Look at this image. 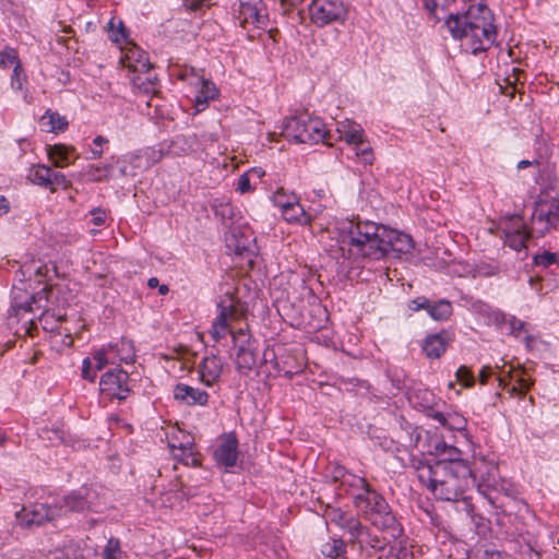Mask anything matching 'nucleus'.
Here are the masks:
<instances>
[{"mask_svg": "<svg viewBox=\"0 0 559 559\" xmlns=\"http://www.w3.org/2000/svg\"><path fill=\"white\" fill-rule=\"evenodd\" d=\"M455 4V0H423V5L427 11L430 19L436 22H444L448 28V21L450 16H455L459 12H453L452 7Z\"/></svg>", "mask_w": 559, "mask_h": 559, "instance_id": "nucleus-23", "label": "nucleus"}, {"mask_svg": "<svg viewBox=\"0 0 559 559\" xmlns=\"http://www.w3.org/2000/svg\"><path fill=\"white\" fill-rule=\"evenodd\" d=\"M311 24L318 28L333 24H344L348 9L343 0H311L308 5Z\"/></svg>", "mask_w": 559, "mask_h": 559, "instance_id": "nucleus-7", "label": "nucleus"}, {"mask_svg": "<svg viewBox=\"0 0 559 559\" xmlns=\"http://www.w3.org/2000/svg\"><path fill=\"white\" fill-rule=\"evenodd\" d=\"M116 164L119 165V174L121 177H135L138 169L142 168V157L139 154L130 153L124 156L116 157Z\"/></svg>", "mask_w": 559, "mask_h": 559, "instance_id": "nucleus-30", "label": "nucleus"}, {"mask_svg": "<svg viewBox=\"0 0 559 559\" xmlns=\"http://www.w3.org/2000/svg\"><path fill=\"white\" fill-rule=\"evenodd\" d=\"M115 164V156H111L108 162L103 165H91L86 173L88 180L92 182H102L110 179Z\"/></svg>", "mask_w": 559, "mask_h": 559, "instance_id": "nucleus-42", "label": "nucleus"}, {"mask_svg": "<svg viewBox=\"0 0 559 559\" xmlns=\"http://www.w3.org/2000/svg\"><path fill=\"white\" fill-rule=\"evenodd\" d=\"M66 506L71 511H85L90 508L87 499L80 492H72L71 495L67 496Z\"/></svg>", "mask_w": 559, "mask_h": 559, "instance_id": "nucleus-50", "label": "nucleus"}, {"mask_svg": "<svg viewBox=\"0 0 559 559\" xmlns=\"http://www.w3.org/2000/svg\"><path fill=\"white\" fill-rule=\"evenodd\" d=\"M31 299H33V297L27 298L23 302H17L16 297H14L13 302L8 311V324L10 326H14L15 323H19L21 320H23L22 328L17 329L16 332H23L24 335L32 336V329L36 328V325L33 322V318L31 317L33 310Z\"/></svg>", "mask_w": 559, "mask_h": 559, "instance_id": "nucleus-15", "label": "nucleus"}, {"mask_svg": "<svg viewBox=\"0 0 559 559\" xmlns=\"http://www.w3.org/2000/svg\"><path fill=\"white\" fill-rule=\"evenodd\" d=\"M294 203L281 212L282 217L289 224L300 226L311 225L313 216L307 212L299 202V198H293Z\"/></svg>", "mask_w": 559, "mask_h": 559, "instance_id": "nucleus-28", "label": "nucleus"}, {"mask_svg": "<svg viewBox=\"0 0 559 559\" xmlns=\"http://www.w3.org/2000/svg\"><path fill=\"white\" fill-rule=\"evenodd\" d=\"M355 155L364 165H371L373 163V152L369 145H355Z\"/></svg>", "mask_w": 559, "mask_h": 559, "instance_id": "nucleus-54", "label": "nucleus"}, {"mask_svg": "<svg viewBox=\"0 0 559 559\" xmlns=\"http://www.w3.org/2000/svg\"><path fill=\"white\" fill-rule=\"evenodd\" d=\"M23 64L19 52L15 48L11 46H5L2 50H0V69L7 70L11 67H17Z\"/></svg>", "mask_w": 559, "mask_h": 559, "instance_id": "nucleus-47", "label": "nucleus"}, {"mask_svg": "<svg viewBox=\"0 0 559 559\" xmlns=\"http://www.w3.org/2000/svg\"><path fill=\"white\" fill-rule=\"evenodd\" d=\"M51 170L52 169L49 166L44 164L33 165L29 168L27 179L36 186L48 189V187L51 186Z\"/></svg>", "mask_w": 559, "mask_h": 559, "instance_id": "nucleus-40", "label": "nucleus"}, {"mask_svg": "<svg viewBox=\"0 0 559 559\" xmlns=\"http://www.w3.org/2000/svg\"><path fill=\"white\" fill-rule=\"evenodd\" d=\"M272 355L274 358H275V361H274V369L278 372V373H283L284 376H286L287 378H293L295 374H297L299 371H300V368L297 367L296 369H290V368H285V366H282L281 365V361L277 357L274 356V353L273 350H265L264 352V360L267 361V357L269 355Z\"/></svg>", "mask_w": 559, "mask_h": 559, "instance_id": "nucleus-55", "label": "nucleus"}, {"mask_svg": "<svg viewBox=\"0 0 559 559\" xmlns=\"http://www.w3.org/2000/svg\"><path fill=\"white\" fill-rule=\"evenodd\" d=\"M427 313L435 321H447L453 314V305L444 298L437 301L430 300Z\"/></svg>", "mask_w": 559, "mask_h": 559, "instance_id": "nucleus-38", "label": "nucleus"}, {"mask_svg": "<svg viewBox=\"0 0 559 559\" xmlns=\"http://www.w3.org/2000/svg\"><path fill=\"white\" fill-rule=\"evenodd\" d=\"M411 442L414 449L421 455L441 459H460L462 451L444 441L443 436L437 430H424L414 428L411 432Z\"/></svg>", "mask_w": 559, "mask_h": 559, "instance_id": "nucleus-5", "label": "nucleus"}, {"mask_svg": "<svg viewBox=\"0 0 559 559\" xmlns=\"http://www.w3.org/2000/svg\"><path fill=\"white\" fill-rule=\"evenodd\" d=\"M429 304V298L426 296H418L408 302V309L412 312H418L420 310H426L428 312Z\"/></svg>", "mask_w": 559, "mask_h": 559, "instance_id": "nucleus-57", "label": "nucleus"}, {"mask_svg": "<svg viewBox=\"0 0 559 559\" xmlns=\"http://www.w3.org/2000/svg\"><path fill=\"white\" fill-rule=\"evenodd\" d=\"M233 344L236 350L257 347V340L252 337L248 326L230 330Z\"/></svg>", "mask_w": 559, "mask_h": 559, "instance_id": "nucleus-43", "label": "nucleus"}, {"mask_svg": "<svg viewBox=\"0 0 559 559\" xmlns=\"http://www.w3.org/2000/svg\"><path fill=\"white\" fill-rule=\"evenodd\" d=\"M381 225L373 222L348 221L340 228V242L343 257L345 248L347 258L354 261L360 259H383V251L379 245Z\"/></svg>", "mask_w": 559, "mask_h": 559, "instance_id": "nucleus-3", "label": "nucleus"}, {"mask_svg": "<svg viewBox=\"0 0 559 559\" xmlns=\"http://www.w3.org/2000/svg\"><path fill=\"white\" fill-rule=\"evenodd\" d=\"M51 186L48 187L50 192H55L57 189L67 190L71 187V181L67 178V176L60 171L51 170Z\"/></svg>", "mask_w": 559, "mask_h": 559, "instance_id": "nucleus-52", "label": "nucleus"}, {"mask_svg": "<svg viewBox=\"0 0 559 559\" xmlns=\"http://www.w3.org/2000/svg\"><path fill=\"white\" fill-rule=\"evenodd\" d=\"M55 515V512L47 504H34L29 507H23L19 513V520L25 526L41 525L50 521Z\"/></svg>", "mask_w": 559, "mask_h": 559, "instance_id": "nucleus-21", "label": "nucleus"}, {"mask_svg": "<svg viewBox=\"0 0 559 559\" xmlns=\"http://www.w3.org/2000/svg\"><path fill=\"white\" fill-rule=\"evenodd\" d=\"M100 394L109 401H124L131 392V379L129 373L121 368L106 371L99 380Z\"/></svg>", "mask_w": 559, "mask_h": 559, "instance_id": "nucleus-10", "label": "nucleus"}, {"mask_svg": "<svg viewBox=\"0 0 559 559\" xmlns=\"http://www.w3.org/2000/svg\"><path fill=\"white\" fill-rule=\"evenodd\" d=\"M317 559H347L344 540L333 538L324 543Z\"/></svg>", "mask_w": 559, "mask_h": 559, "instance_id": "nucleus-32", "label": "nucleus"}, {"mask_svg": "<svg viewBox=\"0 0 559 559\" xmlns=\"http://www.w3.org/2000/svg\"><path fill=\"white\" fill-rule=\"evenodd\" d=\"M74 152L73 147H69L64 144L49 145L47 154L49 160L55 167L63 168L70 164V155Z\"/></svg>", "mask_w": 559, "mask_h": 559, "instance_id": "nucleus-33", "label": "nucleus"}, {"mask_svg": "<svg viewBox=\"0 0 559 559\" xmlns=\"http://www.w3.org/2000/svg\"><path fill=\"white\" fill-rule=\"evenodd\" d=\"M82 377L85 380L94 382L96 379V371L92 370V361L90 358H85L82 364Z\"/></svg>", "mask_w": 559, "mask_h": 559, "instance_id": "nucleus-63", "label": "nucleus"}, {"mask_svg": "<svg viewBox=\"0 0 559 559\" xmlns=\"http://www.w3.org/2000/svg\"><path fill=\"white\" fill-rule=\"evenodd\" d=\"M508 324L510 329V334L514 336H519L525 326V323L522 320L513 316L510 317V319L508 320Z\"/></svg>", "mask_w": 559, "mask_h": 559, "instance_id": "nucleus-62", "label": "nucleus"}, {"mask_svg": "<svg viewBox=\"0 0 559 559\" xmlns=\"http://www.w3.org/2000/svg\"><path fill=\"white\" fill-rule=\"evenodd\" d=\"M326 321V309L320 302L310 305L307 309V316L302 314V324L309 331L321 330L325 326Z\"/></svg>", "mask_w": 559, "mask_h": 559, "instance_id": "nucleus-27", "label": "nucleus"}, {"mask_svg": "<svg viewBox=\"0 0 559 559\" xmlns=\"http://www.w3.org/2000/svg\"><path fill=\"white\" fill-rule=\"evenodd\" d=\"M199 145L197 134L177 135L171 142V148L176 154H190L195 152Z\"/></svg>", "mask_w": 559, "mask_h": 559, "instance_id": "nucleus-41", "label": "nucleus"}, {"mask_svg": "<svg viewBox=\"0 0 559 559\" xmlns=\"http://www.w3.org/2000/svg\"><path fill=\"white\" fill-rule=\"evenodd\" d=\"M217 316L212 322V326L210 330V335L213 341L219 342L223 340L230 330V323L237 320L239 314V309L234 300V298L229 295H226L223 299H221L217 305Z\"/></svg>", "mask_w": 559, "mask_h": 559, "instance_id": "nucleus-11", "label": "nucleus"}, {"mask_svg": "<svg viewBox=\"0 0 559 559\" xmlns=\"http://www.w3.org/2000/svg\"><path fill=\"white\" fill-rule=\"evenodd\" d=\"M502 233L504 246L520 252L527 248L533 231L527 228L522 216L512 215L503 223Z\"/></svg>", "mask_w": 559, "mask_h": 559, "instance_id": "nucleus-12", "label": "nucleus"}, {"mask_svg": "<svg viewBox=\"0 0 559 559\" xmlns=\"http://www.w3.org/2000/svg\"><path fill=\"white\" fill-rule=\"evenodd\" d=\"M233 19L243 29L265 28L269 12L263 0H237L231 5Z\"/></svg>", "mask_w": 559, "mask_h": 559, "instance_id": "nucleus-8", "label": "nucleus"}, {"mask_svg": "<svg viewBox=\"0 0 559 559\" xmlns=\"http://www.w3.org/2000/svg\"><path fill=\"white\" fill-rule=\"evenodd\" d=\"M498 472L496 466L488 467L487 477L480 475L479 469H472L469 465L460 459H441L432 465H425L417 469L419 481L428 489H437L438 486L445 485L449 479H472V486L477 489H497L495 476Z\"/></svg>", "mask_w": 559, "mask_h": 559, "instance_id": "nucleus-2", "label": "nucleus"}, {"mask_svg": "<svg viewBox=\"0 0 559 559\" xmlns=\"http://www.w3.org/2000/svg\"><path fill=\"white\" fill-rule=\"evenodd\" d=\"M257 362V347L236 350V369L240 374L247 376Z\"/></svg>", "mask_w": 559, "mask_h": 559, "instance_id": "nucleus-34", "label": "nucleus"}, {"mask_svg": "<svg viewBox=\"0 0 559 559\" xmlns=\"http://www.w3.org/2000/svg\"><path fill=\"white\" fill-rule=\"evenodd\" d=\"M453 340V332L442 329L438 333L428 334L423 341L421 349L427 358L438 359L445 353Z\"/></svg>", "mask_w": 559, "mask_h": 559, "instance_id": "nucleus-17", "label": "nucleus"}, {"mask_svg": "<svg viewBox=\"0 0 559 559\" xmlns=\"http://www.w3.org/2000/svg\"><path fill=\"white\" fill-rule=\"evenodd\" d=\"M533 265L545 270L559 267V252L540 249L533 255Z\"/></svg>", "mask_w": 559, "mask_h": 559, "instance_id": "nucleus-46", "label": "nucleus"}, {"mask_svg": "<svg viewBox=\"0 0 559 559\" xmlns=\"http://www.w3.org/2000/svg\"><path fill=\"white\" fill-rule=\"evenodd\" d=\"M67 313L46 310L39 318V322L45 331L56 333L55 336H61V323L66 320Z\"/></svg>", "mask_w": 559, "mask_h": 559, "instance_id": "nucleus-36", "label": "nucleus"}, {"mask_svg": "<svg viewBox=\"0 0 559 559\" xmlns=\"http://www.w3.org/2000/svg\"><path fill=\"white\" fill-rule=\"evenodd\" d=\"M283 135L295 143L317 144L325 141L329 130L322 119L301 114L285 121Z\"/></svg>", "mask_w": 559, "mask_h": 559, "instance_id": "nucleus-4", "label": "nucleus"}, {"mask_svg": "<svg viewBox=\"0 0 559 559\" xmlns=\"http://www.w3.org/2000/svg\"><path fill=\"white\" fill-rule=\"evenodd\" d=\"M224 361L216 355L206 356L198 366L200 381L206 386H213L221 379Z\"/></svg>", "mask_w": 559, "mask_h": 559, "instance_id": "nucleus-20", "label": "nucleus"}, {"mask_svg": "<svg viewBox=\"0 0 559 559\" xmlns=\"http://www.w3.org/2000/svg\"><path fill=\"white\" fill-rule=\"evenodd\" d=\"M108 38L118 45L126 44L129 40V32L122 20L114 16L108 22Z\"/></svg>", "mask_w": 559, "mask_h": 559, "instance_id": "nucleus-45", "label": "nucleus"}, {"mask_svg": "<svg viewBox=\"0 0 559 559\" xmlns=\"http://www.w3.org/2000/svg\"><path fill=\"white\" fill-rule=\"evenodd\" d=\"M90 214L92 216V223L95 226H103L106 223L107 219V212L102 207H94L90 211Z\"/></svg>", "mask_w": 559, "mask_h": 559, "instance_id": "nucleus-61", "label": "nucleus"}, {"mask_svg": "<svg viewBox=\"0 0 559 559\" xmlns=\"http://www.w3.org/2000/svg\"><path fill=\"white\" fill-rule=\"evenodd\" d=\"M379 245L383 251V258L391 252L399 255L408 253L414 248V242L409 235L383 225H381Z\"/></svg>", "mask_w": 559, "mask_h": 559, "instance_id": "nucleus-13", "label": "nucleus"}, {"mask_svg": "<svg viewBox=\"0 0 559 559\" xmlns=\"http://www.w3.org/2000/svg\"><path fill=\"white\" fill-rule=\"evenodd\" d=\"M121 554L120 540L116 537H110L103 550V559H118Z\"/></svg>", "mask_w": 559, "mask_h": 559, "instance_id": "nucleus-51", "label": "nucleus"}, {"mask_svg": "<svg viewBox=\"0 0 559 559\" xmlns=\"http://www.w3.org/2000/svg\"><path fill=\"white\" fill-rule=\"evenodd\" d=\"M109 140L103 135H97L92 141V146L90 148V158L91 159H98L103 156L104 150L103 146L108 144Z\"/></svg>", "mask_w": 559, "mask_h": 559, "instance_id": "nucleus-53", "label": "nucleus"}, {"mask_svg": "<svg viewBox=\"0 0 559 559\" xmlns=\"http://www.w3.org/2000/svg\"><path fill=\"white\" fill-rule=\"evenodd\" d=\"M40 127L46 132H63L67 130L69 123L64 116L59 115L57 111L47 110L39 120Z\"/></svg>", "mask_w": 559, "mask_h": 559, "instance_id": "nucleus-29", "label": "nucleus"}, {"mask_svg": "<svg viewBox=\"0 0 559 559\" xmlns=\"http://www.w3.org/2000/svg\"><path fill=\"white\" fill-rule=\"evenodd\" d=\"M429 418L438 421L442 427L449 430L463 431L466 429V418L456 411H440L429 408Z\"/></svg>", "mask_w": 559, "mask_h": 559, "instance_id": "nucleus-24", "label": "nucleus"}, {"mask_svg": "<svg viewBox=\"0 0 559 559\" xmlns=\"http://www.w3.org/2000/svg\"><path fill=\"white\" fill-rule=\"evenodd\" d=\"M349 538L352 543L359 544L360 548L382 549L384 547V538L372 534L358 520H349Z\"/></svg>", "mask_w": 559, "mask_h": 559, "instance_id": "nucleus-19", "label": "nucleus"}, {"mask_svg": "<svg viewBox=\"0 0 559 559\" xmlns=\"http://www.w3.org/2000/svg\"><path fill=\"white\" fill-rule=\"evenodd\" d=\"M250 177H251V175L249 171L243 173L242 175L239 176V178L237 180L236 190L238 192H240L241 194H245V193H248V192H251L254 190V188L251 186Z\"/></svg>", "mask_w": 559, "mask_h": 559, "instance_id": "nucleus-58", "label": "nucleus"}, {"mask_svg": "<svg viewBox=\"0 0 559 559\" xmlns=\"http://www.w3.org/2000/svg\"><path fill=\"white\" fill-rule=\"evenodd\" d=\"M10 86L28 103V76L23 64L14 67L10 76Z\"/></svg>", "mask_w": 559, "mask_h": 559, "instance_id": "nucleus-31", "label": "nucleus"}, {"mask_svg": "<svg viewBox=\"0 0 559 559\" xmlns=\"http://www.w3.org/2000/svg\"><path fill=\"white\" fill-rule=\"evenodd\" d=\"M349 520H357L354 516L346 515L342 513L340 510L334 511V516L331 519L332 522H335L340 527L346 530L349 533Z\"/></svg>", "mask_w": 559, "mask_h": 559, "instance_id": "nucleus-60", "label": "nucleus"}, {"mask_svg": "<svg viewBox=\"0 0 559 559\" xmlns=\"http://www.w3.org/2000/svg\"><path fill=\"white\" fill-rule=\"evenodd\" d=\"M293 198L299 197L293 192L288 193L283 188H280L273 193L272 202L274 206L278 207L282 212L294 203Z\"/></svg>", "mask_w": 559, "mask_h": 559, "instance_id": "nucleus-49", "label": "nucleus"}, {"mask_svg": "<svg viewBox=\"0 0 559 559\" xmlns=\"http://www.w3.org/2000/svg\"><path fill=\"white\" fill-rule=\"evenodd\" d=\"M174 399L188 407H205L210 403V394L202 389L178 382L173 390Z\"/></svg>", "mask_w": 559, "mask_h": 559, "instance_id": "nucleus-16", "label": "nucleus"}, {"mask_svg": "<svg viewBox=\"0 0 559 559\" xmlns=\"http://www.w3.org/2000/svg\"><path fill=\"white\" fill-rule=\"evenodd\" d=\"M174 459L186 466H199L201 464V455L195 451L194 443L187 437L186 442L176 444L168 442Z\"/></svg>", "mask_w": 559, "mask_h": 559, "instance_id": "nucleus-22", "label": "nucleus"}, {"mask_svg": "<svg viewBox=\"0 0 559 559\" xmlns=\"http://www.w3.org/2000/svg\"><path fill=\"white\" fill-rule=\"evenodd\" d=\"M559 228V201L540 199L535 203L531 217V229L538 236H544L550 229Z\"/></svg>", "mask_w": 559, "mask_h": 559, "instance_id": "nucleus-9", "label": "nucleus"}, {"mask_svg": "<svg viewBox=\"0 0 559 559\" xmlns=\"http://www.w3.org/2000/svg\"><path fill=\"white\" fill-rule=\"evenodd\" d=\"M127 67L134 73H145L152 69V64L143 51L132 50L126 56Z\"/></svg>", "mask_w": 559, "mask_h": 559, "instance_id": "nucleus-44", "label": "nucleus"}, {"mask_svg": "<svg viewBox=\"0 0 559 559\" xmlns=\"http://www.w3.org/2000/svg\"><path fill=\"white\" fill-rule=\"evenodd\" d=\"M415 399L419 400L416 404L426 413V416L429 417V408L438 409V404L435 403V395L431 391L425 389L419 390L415 394Z\"/></svg>", "mask_w": 559, "mask_h": 559, "instance_id": "nucleus-48", "label": "nucleus"}, {"mask_svg": "<svg viewBox=\"0 0 559 559\" xmlns=\"http://www.w3.org/2000/svg\"><path fill=\"white\" fill-rule=\"evenodd\" d=\"M93 360L95 362V369L102 370L108 364H110V354L107 347L100 348L96 350L93 355Z\"/></svg>", "mask_w": 559, "mask_h": 559, "instance_id": "nucleus-56", "label": "nucleus"}, {"mask_svg": "<svg viewBox=\"0 0 559 559\" xmlns=\"http://www.w3.org/2000/svg\"><path fill=\"white\" fill-rule=\"evenodd\" d=\"M238 439L235 432L225 435L213 454L217 465L225 468L234 467L238 460Z\"/></svg>", "mask_w": 559, "mask_h": 559, "instance_id": "nucleus-18", "label": "nucleus"}, {"mask_svg": "<svg viewBox=\"0 0 559 559\" xmlns=\"http://www.w3.org/2000/svg\"><path fill=\"white\" fill-rule=\"evenodd\" d=\"M456 379L457 381L462 382L465 386H471L474 384V376L469 368L466 366H461L456 370Z\"/></svg>", "mask_w": 559, "mask_h": 559, "instance_id": "nucleus-59", "label": "nucleus"}, {"mask_svg": "<svg viewBox=\"0 0 559 559\" xmlns=\"http://www.w3.org/2000/svg\"><path fill=\"white\" fill-rule=\"evenodd\" d=\"M341 133V138L344 139L347 143L353 145H362L365 141V132L360 124L356 122L347 121L342 124V128L338 129Z\"/></svg>", "mask_w": 559, "mask_h": 559, "instance_id": "nucleus-39", "label": "nucleus"}, {"mask_svg": "<svg viewBox=\"0 0 559 559\" xmlns=\"http://www.w3.org/2000/svg\"><path fill=\"white\" fill-rule=\"evenodd\" d=\"M171 74L190 86H194L204 76L203 70L187 64H175Z\"/></svg>", "mask_w": 559, "mask_h": 559, "instance_id": "nucleus-35", "label": "nucleus"}, {"mask_svg": "<svg viewBox=\"0 0 559 559\" xmlns=\"http://www.w3.org/2000/svg\"><path fill=\"white\" fill-rule=\"evenodd\" d=\"M193 87L195 88L194 108L197 112L203 111L207 107L209 102L218 96V90L215 84L204 76Z\"/></svg>", "mask_w": 559, "mask_h": 559, "instance_id": "nucleus-25", "label": "nucleus"}, {"mask_svg": "<svg viewBox=\"0 0 559 559\" xmlns=\"http://www.w3.org/2000/svg\"><path fill=\"white\" fill-rule=\"evenodd\" d=\"M354 502L356 508L378 528L388 527L394 522L390 507L379 491H362L355 497Z\"/></svg>", "mask_w": 559, "mask_h": 559, "instance_id": "nucleus-6", "label": "nucleus"}, {"mask_svg": "<svg viewBox=\"0 0 559 559\" xmlns=\"http://www.w3.org/2000/svg\"><path fill=\"white\" fill-rule=\"evenodd\" d=\"M110 354V364L119 362H132L135 357L133 344L127 338H120L115 343L107 345Z\"/></svg>", "mask_w": 559, "mask_h": 559, "instance_id": "nucleus-26", "label": "nucleus"}, {"mask_svg": "<svg viewBox=\"0 0 559 559\" xmlns=\"http://www.w3.org/2000/svg\"><path fill=\"white\" fill-rule=\"evenodd\" d=\"M207 0H182L183 7L189 11H200L206 5Z\"/></svg>", "mask_w": 559, "mask_h": 559, "instance_id": "nucleus-64", "label": "nucleus"}, {"mask_svg": "<svg viewBox=\"0 0 559 559\" xmlns=\"http://www.w3.org/2000/svg\"><path fill=\"white\" fill-rule=\"evenodd\" d=\"M448 31L465 51L475 56L489 50L498 35L495 14L484 1H472L466 11L450 16Z\"/></svg>", "mask_w": 559, "mask_h": 559, "instance_id": "nucleus-1", "label": "nucleus"}, {"mask_svg": "<svg viewBox=\"0 0 559 559\" xmlns=\"http://www.w3.org/2000/svg\"><path fill=\"white\" fill-rule=\"evenodd\" d=\"M326 477L330 478V484L337 488L371 489L365 477L348 472L340 464L331 465Z\"/></svg>", "mask_w": 559, "mask_h": 559, "instance_id": "nucleus-14", "label": "nucleus"}, {"mask_svg": "<svg viewBox=\"0 0 559 559\" xmlns=\"http://www.w3.org/2000/svg\"><path fill=\"white\" fill-rule=\"evenodd\" d=\"M132 83L140 92L146 95L155 94L158 90V79L155 74L151 73V70L145 73L138 72L133 75Z\"/></svg>", "mask_w": 559, "mask_h": 559, "instance_id": "nucleus-37", "label": "nucleus"}]
</instances>
